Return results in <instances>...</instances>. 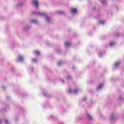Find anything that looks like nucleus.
I'll return each mask as SVG.
<instances>
[{"label": "nucleus", "instance_id": "nucleus-1", "mask_svg": "<svg viewBox=\"0 0 124 124\" xmlns=\"http://www.w3.org/2000/svg\"><path fill=\"white\" fill-rule=\"evenodd\" d=\"M33 14H35V15H40V16H43L46 18V22H47V23H50V17H48V16H47V14L44 13L33 12Z\"/></svg>", "mask_w": 124, "mask_h": 124}, {"label": "nucleus", "instance_id": "nucleus-2", "mask_svg": "<svg viewBox=\"0 0 124 124\" xmlns=\"http://www.w3.org/2000/svg\"><path fill=\"white\" fill-rule=\"evenodd\" d=\"M70 93H77L78 92V89H76L75 90H72L71 89H69L68 91Z\"/></svg>", "mask_w": 124, "mask_h": 124}, {"label": "nucleus", "instance_id": "nucleus-3", "mask_svg": "<svg viewBox=\"0 0 124 124\" xmlns=\"http://www.w3.org/2000/svg\"><path fill=\"white\" fill-rule=\"evenodd\" d=\"M70 12L72 14H76L77 13V9L75 8L71 9Z\"/></svg>", "mask_w": 124, "mask_h": 124}, {"label": "nucleus", "instance_id": "nucleus-4", "mask_svg": "<svg viewBox=\"0 0 124 124\" xmlns=\"http://www.w3.org/2000/svg\"><path fill=\"white\" fill-rule=\"evenodd\" d=\"M103 86H104V84L103 83H100L98 86V87L96 89V90L97 91H99V90H100V89H102L103 88Z\"/></svg>", "mask_w": 124, "mask_h": 124}, {"label": "nucleus", "instance_id": "nucleus-5", "mask_svg": "<svg viewBox=\"0 0 124 124\" xmlns=\"http://www.w3.org/2000/svg\"><path fill=\"white\" fill-rule=\"evenodd\" d=\"M24 60V57L22 56L19 55L17 59V62H22Z\"/></svg>", "mask_w": 124, "mask_h": 124}, {"label": "nucleus", "instance_id": "nucleus-6", "mask_svg": "<svg viewBox=\"0 0 124 124\" xmlns=\"http://www.w3.org/2000/svg\"><path fill=\"white\" fill-rule=\"evenodd\" d=\"M65 79L67 81H71V80H72V78L70 76L67 75V76L65 77Z\"/></svg>", "mask_w": 124, "mask_h": 124}, {"label": "nucleus", "instance_id": "nucleus-7", "mask_svg": "<svg viewBox=\"0 0 124 124\" xmlns=\"http://www.w3.org/2000/svg\"><path fill=\"white\" fill-rule=\"evenodd\" d=\"M32 3L33 5H34V6H35L36 7H38V2H37V1L34 0L32 1Z\"/></svg>", "mask_w": 124, "mask_h": 124}, {"label": "nucleus", "instance_id": "nucleus-8", "mask_svg": "<svg viewBox=\"0 0 124 124\" xmlns=\"http://www.w3.org/2000/svg\"><path fill=\"white\" fill-rule=\"evenodd\" d=\"M31 23H32V24H37V23H38V22L37 21V20H35V19H31L30 20Z\"/></svg>", "mask_w": 124, "mask_h": 124}, {"label": "nucleus", "instance_id": "nucleus-9", "mask_svg": "<svg viewBox=\"0 0 124 124\" xmlns=\"http://www.w3.org/2000/svg\"><path fill=\"white\" fill-rule=\"evenodd\" d=\"M121 63V62L120 61L117 62L115 64H114V67L115 68L118 67L119 65H120V64Z\"/></svg>", "mask_w": 124, "mask_h": 124}, {"label": "nucleus", "instance_id": "nucleus-10", "mask_svg": "<svg viewBox=\"0 0 124 124\" xmlns=\"http://www.w3.org/2000/svg\"><path fill=\"white\" fill-rule=\"evenodd\" d=\"M115 120V114H112L110 116V120L114 121Z\"/></svg>", "mask_w": 124, "mask_h": 124}, {"label": "nucleus", "instance_id": "nucleus-11", "mask_svg": "<svg viewBox=\"0 0 124 124\" xmlns=\"http://www.w3.org/2000/svg\"><path fill=\"white\" fill-rule=\"evenodd\" d=\"M70 45V43H69V42H66L65 43L64 46H65V47H68V46H69Z\"/></svg>", "mask_w": 124, "mask_h": 124}, {"label": "nucleus", "instance_id": "nucleus-12", "mask_svg": "<svg viewBox=\"0 0 124 124\" xmlns=\"http://www.w3.org/2000/svg\"><path fill=\"white\" fill-rule=\"evenodd\" d=\"M87 117L89 120H92V116L90 114H87Z\"/></svg>", "mask_w": 124, "mask_h": 124}, {"label": "nucleus", "instance_id": "nucleus-13", "mask_svg": "<svg viewBox=\"0 0 124 124\" xmlns=\"http://www.w3.org/2000/svg\"><path fill=\"white\" fill-rule=\"evenodd\" d=\"M105 23V21H104V20H100V24H101V25H104Z\"/></svg>", "mask_w": 124, "mask_h": 124}, {"label": "nucleus", "instance_id": "nucleus-14", "mask_svg": "<svg viewBox=\"0 0 124 124\" xmlns=\"http://www.w3.org/2000/svg\"><path fill=\"white\" fill-rule=\"evenodd\" d=\"M34 53L36 55H40V52L37 50L34 51Z\"/></svg>", "mask_w": 124, "mask_h": 124}, {"label": "nucleus", "instance_id": "nucleus-15", "mask_svg": "<svg viewBox=\"0 0 124 124\" xmlns=\"http://www.w3.org/2000/svg\"><path fill=\"white\" fill-rule=\"evenodd\" d=\"M62 62L61 61H59L57 62V64L59 66H60V65H61L62 64Z\"/></svg>", "mask_w": 124, "mask_h": 124}, {"label": "nucleus", "instance_id": "nucleus-16", "mask_svg": "<svg viewBox=\"0 0 124 124\" xmlns=\"http://www.w3.org/2000/svg\"><path fill=\"white\" fill-rule=\"evenodd\" d=\"M32 62H37V60L35 59H33L31 60Z\"/></svg>", "mask_w": 124, "mask_h": 124}, {"label": "nucleus", "instance_id": "nucleus-17", "mask_svg": "<svg viewBox=\"0 0 124 124\" xmlns=\"http://www.w3.org/2000/svg\"><path fill=\"white\" fill-rule=\"evenodd\" d=\"M109 45H110V46H113V45H115V43L114 42H112L109 44Z\"/></svg>", "mask_w": 124, "mask_h": 124}, {"label": "nucleus", "instance_id": "nucleus-18", "mask_svg": "<svg viewBox=\"0 0 124 124\" xmlns=\"http://www.w3.org/2000/svg\"><path fill=\"white\" fill-rule=\"evenodd\" d=\"M101 2L103 4H105V0H101Z\"/></svg>", "mask_w": 124, "mask_h": 124}, {"label": "nucleus", "instance_id": "nucleus-19", "mask_svg": "<svg viewBox=\"0 0 124 124\" xmlns=\"http://www.w3.org/2000/svg\"><path fill=\"white\" fill-rule=\"evenodd\" d=\"M59 14H63L64 12L63 11H59Z\"/></svg>", "mask_w": 124, "mask_h": 124}, {"label": "nucleus", "instance_id": "nucleus-20", "mask_svg": "<svg viewBox=\"0 0 124 124\" xmlns=\"http://www.w3.org/2000/svg\"><path fill=\"white\" fill-rule=\"evenodd\" d=\"M5 122L6 123V124H8L9 123V121H8L7 119L5 120Z\"/></svg>", "mask_w": 124, "mask_h": 124}, {"label": "nucleus", "instance_id": "nucleus-21", "mask_svg": "<svg viewBox=\"0 0 124 124\" xmlns=\"http://www.w3.org/2000/svg\"><path fill=\"white\" fill-rule=\"evenodd\" d=\"M22 5H23V3H19L18 4V6H22Z\"/></svg>", "mask_w": 124, "mask_h": 124}, {"label": "nucleus", "instance_id": "nucleus-22", "mask_svg": "<svg viewBox=\"0 0 124 124\" xmlns=\"http://www.w3.org/2000/svg\"><path fill=\"white\" fill-rule=\"evenodd\" d=\"M60 81L61 83H64V81H63V80H62V79H60Z\"/></svg>", "mask_w": 124, "mask_h": 124}, {"label": "nucleus", "instance_id": "nucleus-23", "mask_svg": "<svg viewBox=\"0 0 124 124\" xmlns=\"http://www.w3.org/2000/svg\"><path fill=\"white\" fill-rule=\"evenodd\" d=\"M102 55H103V53H100V54H99V57H102Z\"/></svg>", "mask_w": 124, "mask_h": 124}, {"label": "nucleus", "instance_id": "nucleus-24", "mask_svg": "<svg viewBox=\"0 0 124 124\" xmlns=\"http://www.w3.org/2000/svg\"><path fill=\"white\" fill-rule=\"evenodd\" d=\"M43 94L45 95V96H46V92H43Z\"/></svg>", "mask_w": 124, "mask_h": 124}, {"label": "nucleus", "instance_id": "nucleus-25", "mask_svg": "<svg viewBox=\"0 0 124 124\" xmlns=\"http://www.w3.org/2000/svg\"><path fill=\"white\" fill-rule=\"evenodd\" d=\"M118 99H119L120 100H121V99H122V96H119Z\"/></svg>", "mask_w": 124, "mask_h": 124}, {"label": "nucleus", "instance_id": "nucleus-26", "mask_svg": "<svg viewBox=\"0 0 124 124\" xmlns=\"http://www.w3.org/2000/svg\"><path fill=\"white\" fill-rule=\"evenodd\" d=\"M57 53H60V48H58V49L57 50Z\"/></svg>", "mask_w": 124, "mask_h": 124}, {"label": "nucleus", "instance_id": "nucleus-27", "mask_svg": "<svg viewBox=\"0 0 124 124\" xmlns=\"http://www.w3.org/2000/svg\"><path fill=\"white\" fill-rule=\"evenodd\" d=\"M86 99H87V97H84L83 98V100H86Z\"/></svg>", "mask_w": 124, "mask_h": 124}, {"label": "nucleus", "instance_id": "nucleus-28", "mask_svg": "<svg viewBox=\"0 0 124 124\" xmlns=\"http://www.w3.org/2000/svg\"><path fill=\"white\" fill-rule=\"evenodd\" d=\"M0 124H1V120H0Z\"/></svg>", "mask_w": 124, "mask_h": 124}]
</instances>
